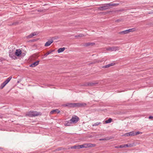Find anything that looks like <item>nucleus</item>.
Here are the masks:
<instances>
[{
  "label": "nucleus",
  "mask_w": 153,
  "mask_h": 153,
  "mask_svg": "<svg viewBox=\"0 0 153 153\" xmlns=\"http://www.w3.org/2000/svg\"><path fill=\"white\" fill-rule=\"evenodd\" d=\"M65 105L70 108L75 107V103H68L65 104Z\"/></svg>",
  "instance_id": "nucleus-8"
},
{
  "label": "nucleus",
  "mask_w": 153,
  "mask_h": 153,
  "mask_svg": "<svg viewBox=\"0 0 153 153\" xmlns=\"http://www.w3.org/2000/svg\"><path fill=\"white\" fill-rule=\"evenodd\" d=\"M130 136H135L134 132L133 131H131L129 132Z\"/></svg>",
  "instance_id": "nucleus-25"
},
{
  "label": "nucleus",
  "mask_w": 153,
  "mask_h": 153,
  "mask_svg": "<svg viewBox=\"0 0 153 153\" xmlns=\"http://www.w3.org/2000/svg\"><path fill=\"white\" fill-rule=\"evenodd\" d=\"M112 119L111 118H109L108 120H106L105 121L106 123H108L111 122Z\"/></svg>",
  "instance_id": "nucleus-22"
},
{
  "label": "nucleus",
  "mask_w": 153,
  "mask_h": 153,
  "mask_svg": "<svg viewBox=\"0 0 153 153\" xmlns=\"http://www.w3.org/2000/svg\"><path fill=\"white\" fill-rule=\"evenodd\" d=\"M9 56L10 58L13 59H16L15 53H14L12 51L9 52Z\"/></svg>",
  "instance_id": "nucleus-5"
},
{
  "label": "nucleus",
  "mask_w": 153,
  "mask_h": 153,
  "mask_svg": "<svg viewBox=\"0 0 153 153\" xmlns=\"http://www.w3.org/2000/svg\"><path fill=\"white\" fill-rule=\"evenodd\" d=\"M21 54L22 52L20 49H16V51L15 52V54L16 56H19Z\"/></svg>",
  "instance_id": "nucleus-9"
},
{
  "label": "nucleus",
  "mask_w": 153,
  "mask_h": 153,
  "mask_svg": "<svg viewBox=\"0 0 153 153\" xmlns=\"http://www.w3.org/2000/svg\"><path fill=\"white\" fill-rule=\"evenodd\" d=\"M12 78V77L11 76H10L8 78H7L6 80L4 82H5V83L7 85L10 80Z\"/></svg>",
  "instance_id": "nucleus-15"
},
{
  "label": "nucleus",
  "mask_w": 153,
  "mask_h": 153,
  "mask_svg": "<svg viewBox=\"0 0 153 153\" xmlns=\"http://www.w3.org/2000/svg\"><path fill=\"white\" fill-rule=\"evenodd\" d=\"M128 33L127 30L120 31L119 32V34H125Z\"/></svg>",
  "instance_id": "nucleus-13"
},
{
  "label": "nucleus",
  "mask_w": 153,
  "mask_h": 153,
  "mask_svg": "<svg viewBox=\"0 0 153 153\" xmlns=\"http://www.w3.org/2000/svg\"><path fill=\"white\" fill-rule=\"evenodd\" d=\"M125 147V144L123 145H120V148H123Z\"/></svg>",
  "instance_id": "nucleus-38"
},
{
  "label": "nucleus",
  "mask_w": 153,
  "mask_h": 153,
  "mask_svg": "<svg viewBox=\"0 0 153 153\" xmlns=\"http://www.w3.org/2000/svg\"><path fill=\"white\" fill-rule=\"evenodd\" d=\"M125 10L122 9H120V10H117L116 11L117 12H122V11H124Z\"/></svg>",
  "instance_id": "nucleus-33"
},
{
  "label": "nucleus",
  "mask_w": 153,
  "mask_h": 153,
  "mask_svg": "<svg viewBox=\"0 0 153 153\" xmlns=\"http://www.w3.org/2000/svg\"><path fill=\"white\" fill-rule=\"evenodd\" d=\"M39 114L36 111H30L27 114V115L30 117H34L38 115Z\"/></svg>",
  "instance_id": "nucleus-1"
},
{
  "label": "nucleus",
  "mask_w": 153,
  "mask_h": 153,
  "mask_svg": "<svg viewBox=\"0 0 153 153\" xmlns=\"http://www.w3.org/2000/svg\"><path fill=\"white\" fill-rule=\"evenodd\" d=\"M135 135H136L139 134H142V132L140 131H137L134 132Z\"/></svg>",
  "instance_id": "nucleus-30"
},
{
  "label": "nucleus",
  "mask_w": 153,
  "mask_h": 153,
  "mask_svg": "<svg viewBox=\"0 0 153 153\" xmlns=\"http://www.w3.org/2000/svg\"><path fill=\"white\" fill-rule=\"evenodd\" d=\"M75 107H84L87 105L85 103H75Z\"/></svg>",
  "instance_id": "nucleus-3"
},
{
  "label": "nucleus",
  "mask_w": 153,
  "mask_h": 153,
  "mask_svg": "<svg viewBox=\"0 0 153 153\" xmlns=\"http://www.w3.org/2000/svg\"><path fill=\"white\" fill-rule=\"evenodd\" d=\"M39 61H37L35 62H33L32 64H31L30 66L31 67H34L37 66L39 64Z\"/></svg>",
  "instance_id": "nucleus-11"
},
{
  "label": "nucleus",
  "mask_w": 153,
  "mask_h": 153,
  "mask_svg": "<svg viewBox=\"0 0 153 153\" xmlns=\"http://www.w3.org/2000/svg\"><path fill=\"white\" fill-rule=\"evenodd\" d=\"M120 21V20L119 19H117V20H115V21L116 22H119Z\"/></svg>",
  "instance_id": "nucleus-40"
},
{
  "label": "nucleus",
  "mask_w": 153,
  "mask_h": 153,
  "mask_svg": "<svg viewBox=\"0 0 153 153\" xmlns=\"http://www.w3.org/2000/svg\"><path fill=\"white\" fill-rule=\"evenodd\" d=\"M115 64L114 63H111L104 66V68H106L109 67L110 66L114 65Z\"/></svg>",
  "instance_id": "nucleus-12"
},
{
  "label": "nucleus",
  "mask_w": 153,
  "mask_h": 153,
  "mask_svg": "<svg viewBox=\"0 0 153 153\" xmlns=\"http://www.w3.org/2000/svg\"><path fill=\"white\" fill-rule=\"evenodd\" d=\"M82 86H89V82H85L82 85Z\"/></svg>",
  "instance_id": "nucleus-24"
},
{
  "label": "nucleus",
  "mask_w": 153,
  "mask_h": 153,
  "mask_svg": "<svg viewBox=\"0 0 153 153\" xmlns=\"http://www.w3.org/2000/svg\"><path fill=\"white\" fill-rule=\"evenodd\" d=\"M6 85V84L4 82L1 84L0 86V89H2Z\"/></svg>",
  "instance_id": "nucleus-21"
},
{
  "label": "nucleus",
  "mask_w": 153,
  "mask_h": 153,
  "mask_svg": "<svg viewBox=\"0 0 153 153\" xmlns=\"http://www.w3.org/2000/svg\"><path fill=\"white\" fill-rule=\"evenodd\" d=\"M79 120V118L75 116V117H73L70 120V121L72 123H76Z\"/></svg>",
  "instance_id": "nucleus-6"
},
{
  "label": "nucleus",
  "mask_w": 153,
  "mask_h": 153,
  "mask_svg": "<svg viewBox=\"0 0 153 153\" xmlns=\"http://www.w3.org/2000/svg\"><path fill=\"white\" fill-rule=\"evenodd\" d=\"M82 145L83 146V148H87L90 147H92L94 146L95 145V144L90 143H85Z\"/></svg>",
  "instance_id": "nucleus-4"
},
{
  "label": "nucleus",
  "mask_w": 153,
  "mask_h": 153,
  "mask_svg": "<svg viewBox=\"0 0 153 153\" xmlns=\"http://www.w3.org/2000/svg\"><path fill=\"white\" fill-rule=\"evenodd\" d=\"M83 36V35L82 34H80L79 35H76L75 36V37H82Z\"/></svg>",
  "instance_id": "nucleus-32"
},
{
  "label": "nucleus",
  "mask_w": 153,
  "mask_h": 153,
  "mask_svg": "<svg viewBox=\"0 0 153 153\" xmlns=\"http://www.w3.org/2000/svg\"><path fill=\"white\" fill-rule=\"evenodd\" d=\"M32 36H35L37 35L38 34L37 32H34L32 33H31Z\"/></svg>",
  "instance_id": "nucleus-31"
},
{
  "label": "nucleus",
  "mask_w": 153,
  "mask_h": 153,
  "mask_svg": "<svg viewBox=\"0 0 153 153\" xmlns=\"http://www.w3.org/2000/svg\"><path fill=\"white\" fill-rule=\"evenodd\" d=\"M110 139V138L108 137H107L105 138H101L100 139V140H105Z\"/></svg>",
  "instance_id": "nucleus-26"
},
{
  "label": "nucleus",
  "mask_w": 153,
  "mask_h": 153,
  "mask_svg": "<svg viewBox=\"0 0 153 153\" xmlns=\"http://www.w3.org/2000/svg\"><path fill=\"white\" fill-rule=\"evenodd\" d=\"M125 147H131L133 146V145L131 144H125Z\"/></svg>",
  "instance_id": "nucleus-28"
},
{
  "label": "nucleus",
  "mask_w": 153,
  "mask_h": 153,
  "mask_svg": "<svg viewBox=\"0 0 153 153\" xmlns=\"http://www.w3.org/2000/svg\"><path fill=\"white\" fill-rule=\"evenodd\" d=\"M55 112L56 113H59L60 112V111L58 109H56V110L51 111L50 113H51V114H52Z\"/></svg>",
  "instance_id": "nucleus-20"
},
{
  "label": "nucleus",
  "mask_w": 153,
  "mask_h": 153,
  "mask_svg": "<svg viewBox=\"0 0 153 153\" xmlns=\"http://www.w3.org/2000/svg\"><path fill=\"white\" fill-rule=\"evenodd\" d=\"M100 123H101L100 122H96V123H95L93 124L92 125V126H98L99 125Z\"/></svg>",
  "instance_id": "nucleus-27"
},
{
  "label": "nucleus",
  "mask_w": 153,
  "mask_h": 153,
  "mask_svg": "<svg viewBox=\"0 0 153 153\" xmlns=\"http://www.w3.org/2000/svg\"><path fill=\"white\" fill-rule=\"evenodd\" d=\"M79 145L77 146H74L71 147L72 149H79Z\"/></svg>",
  "instance_id": "nucleus-29"
},
{
  "label": "nucleus",
  "mask_w": 153,
  "mask_h": 153,
  "mask_svg": "<svg viewBox=\"0 0 153 153\" xmlns=\"http://www.w3.org/2000/svg\"><path fill=\"white\" fill-rule=\"evenodd\" d=\"M109 7L111 6H117L119 4H115V3H108Z\"/></svg>",
  "instance_id": "nucleus-19"
},
{
  "label": "nucleus",
  "mask_w": 153,
  "mask_h": 153,
  "mask_svg": "<svg viewBox=\"0 0 153 153\" xmlns=\"http://www.w3.org/2000/svg\"><path fill=\"white\" fill-rule=\"evenodd\" d=\"M51 52H50V51L46 53V54H45V55L46 56H47V55H49V54H50L51 53Z\"/></svg>",
  "instance_id": "nucleus-36"
},
{
  "label": "nucleus",
  "mask_w": 153,
  "mask_h": 153,
  "mask_svg": "<svg viewBox=\"0 0 153 153\" xmlns=\"http://www.w3.org/2000/svg\"><path fill=\"white\" fill-rule=\"evenodd\" d=\"M95 44L94 43L92 42H88L86 43L85 44V46H93Z\"/></svg>",
  "instance_id": "nucleus-16"
},
{
  "label": "nucleus",
  "mask_w": 153,
  "mask_h": 153,
  "mask_svg": "<svg viewBox=\"0 0 153 153\" xmlns=\"http://www.w3.org/2000/svg\"><path fill=\"white\" fill-rule=\"evenodd\" d=\"M53 40L52 39H50L47 41L45 44V46H48L53 42Z\"/></svg>",
  "instance_id": "nucleus-10"
},
{
  "label": "nucleus",
  "mask_w": 153,
  "mask_h": 153,
  "mask_svg": "<svg viewBox=\"0 0 153 153\" xmlns=\"http://www.w3.org/2000/svg\"><path fill=\"white\" fill-rule=\"evenodd\" d=\"M125 136H130L129 132L127 133H126V134H125Z\"/></svg>",
  "instance_id": "nucleus-37"
},
{
  "label": "nucleus",
  "mask_w": 153,
  "mask_h": 153,
  "mask_svg": "<svg viewBox=\"0 0 153 153\" xmlns=\"http://www.w3.org/2000/svg\"><path fill=\"white\" fill-rule=\"evenodd\" d=\"M149 119H153V116H150L149 117Z\"/></svg>",
  "instance_id": "nucleus-39"
},
{
  "label": "nucleus",
  "mask_w": 153,
  "mask_h": 153,
  "mask_svg": "<svg viewBox=\"0 0 153 153\" xmlns=\"http://www.w3.org/2000/svg\"><path fill=\"white\" fill-rule=\"evenodd\" d=\"M128 33H129L130 32H133L136 30V29L135 28L130 29L127 30Z\"/></svg>",
  "instance_id": "nucleus-18"
},
{
  "label": "nucleus",
  "mask_w": 153,
  "mask_h": 153,
  "mask_svg": "<svg viewBox=\"0 0 153 153\" xmlns=\"http://www.w3.org/2000/svg\"><path fill=\"white\" fill-rule=\"evenodd\" d=\"M72 123L70 121V120L66 122V123L65 124V125L67 126H69Z\"/></svg>",
  "instance_id": "nucleus-23"
},
{
  "label": "nucleus",
  "mask_w": 153,
  "mask_h": 153,
  "mask_svg": "<svg viewBox=\"0 0 153 153\" xmlns=\"http://www.w3.org/2000/svg\"><path fill=\"white\" fill-rule=\"evenodd\" d=\"M79 149L83 148V146L82 144L80 145H79Z\"/></svg>",
  "instance_id": "nucleus-35"
},
{
  "label": "nucleus",
  "mask_w": 153,
  "mask_h": 153,
  "mask_svg": "<svg viewBox=\"0 0 153 153\" xmlns=\"http://www.w3.org/2000/svg\"><path fill=\"white\" fill-rule=\"evenodd\" d=\"M65 48L64 47L59 48L57 51L58 53H59L63 52L65 50Z\"/></svg>",
  "instance_id": "nucleus-14"
},
{
  "label": "nucleus",
  "mask_w": 153,
  "mask_h": 153,
  "mask_svg": "<svg viewBox=\"0 0 153 153\" xmlns=\"http://www.w3.org/2000/svg\"><path fill=\"white\" fill-rule=\"evenodd\" d=\"M109 8H110V7L109 4L108 3L104 4L103 6L100 7H99V9L100 10H107Z\"/></svg>",
  "instance_id": "nucleus-2"
},
{
  "label": "nucleus",
  "mask_w": 153,
  "mask_h": 153,
  "mask_svg": "<svg viewBox=\"0 0 153 153\" xmlns=\"http://www.w3.org/2000/svg\"><path fill=\"white\" fill-rule=\"evenodd\" d=\"M1 149V148L0 147V149Z\"/></svg>",
  "instance_id": "nucleus-41"
},
{
  "label": "nucleus",
  "mask_w": 153,
  "mask_h": 153,
  "mask_svg": "<svg viewBox=\"0 0 153 153\" xmlns=\"http://www.w3.org/2000/svg\"><path fill=\"white\" fill-rule=\"evenodd\" d=\"M33 37L31 34H30V35H28L27 36V38H32Z\"/></svg>",
  "instance_id": "nucleus-34"
},
{
  "label": "nucleus",
  "mask_w": 153,
  "mask_h": 153,
  "mask_svg": "<svg viewBox=\"0 0 153 153\" xmlns=\"http://www.w3.org/2000/svg\"><path fill=\"white\" fill-rule=\"evenodd\" d=\"M119 48L117 47H109L107 48V50L113 51H116V50H118Z\"/></svg>",
  "instance_id": "nucleus-7"
},
{
  "label": "nucleus",
  "mask_w": 153,
  "mask_h": 153,
  "mask_svg": "<svg viewBox=\"0 0 153 153\" xmlns=\"http://www.w3.org/2000/svg\"><path fill=\"white\" fill-rule=\"evenodd\" d=\"M98 83V82H89V86H96Z\"/></svg>",
  "instance_id": "nucleus-17"
}]
</instances>
